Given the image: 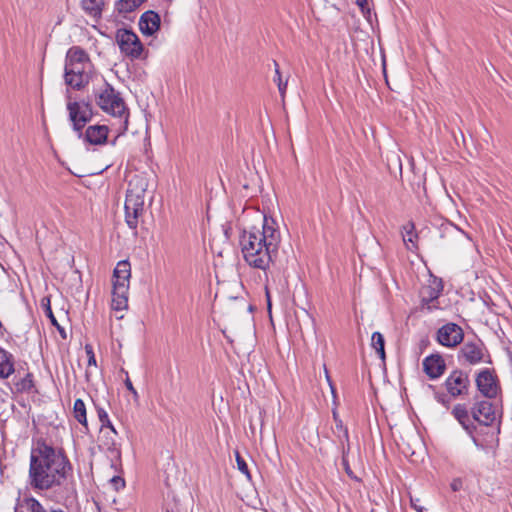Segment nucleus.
Listing matches in <instances>:
<instances>
[{"label": "nucleus", "instance_id": "1", "mask_svg": "<svg viewBox=\"0 0 512 512\" xmlns=\"http://www.w3.org/2000/svg\"><path fill=\"white\" fill-rule=\"evenodd\" d=\"M71 471L64 451L38 440L31 449L29 484L34 490H50L63 485Z\"/></svg>", "mask_w": 512, "mask_h": 512}, {"label": "nucleus", "instance_id": "2", "mask_svg": "<svg viewBox=\"0 0 512 512\" xmlns=\"http://www.w3.org/2000/svg\"><path fill=\"white\" fill-rule=\"evenodd\" d=\"M281 236L272 218H263L262 229L244 230L240 246L245 261L255 268L265 270L277 253Z\"/></svg>", "mask_w": 512, "mask_h": 512}, {"label": "nucleus", "instance_id": "3", "mask_svg": "<svg viewBox=\"0 0 512 512\" xmlns=\"http://www.w3.org/2000/svg\"><path fill=\"white\" fill-rule=\"evenodd\" d=\"M147 188L148 179L143 174H134L128 182L124 204L125 222L127 226L134 231H136L140 218L144 214Z\"/></svg>", "mask_w": 512, "mask_h": 512}, {"label": "nucleus", "instance_id": "4", "mask_svg": "<svg viewBox=\"0 0 512 512\" xmlns=\"http://www.w3.org/2000/svg\"><path fill=\"white\" fill-rule=\"evenodd\" d=\"M91 61L89 55L79 46L68 49L65 58V83L74 88L81 89L89 83Z\"/></svg>", "mask_w": 512, "mask_h": 512}, {"label": "nucleus", "instance_id": "5", "mask_svg": "<svg viewBox=\"0 0 512 512\" xmlns=\"http://www.w3.org/2000/svg\"><path fill=\"white\" fill-rule=\"evenodd\" d=\"M98 107L105 113L119 118L121 124L119 132L123 133L128 128V109L120 94L108 83L99 89L95 95Z\"/></svg>", "mask_w": 512, "mask_h": 512}, {"label": "nucleus", "instance_id": "6", "mask_svg": "<svg viewBox=\"0 0 512 512\" xmlns=\"http://www.w3.org/2000/svg\"><path fill=\"white\" fill-rule=\"evenodd\" d=\"M116 42L120 51L131 59L140 58L143 45L139 37L131 30L119 29L116 32Z\"/></svg>", "mask_w": 512, "mask_h": 512}, {"label": "nucleus", "instance_id": "7", "mask_svg": "<svg viewBox=\"0 0 512 512\" xmlns=\"http://www.w3.org/2000/svg\"><path fill=\"white\" fill-rule=\"evenodd\" d=\"M488 357L487 350L480 340L465 342L458 353L459 362L469 365L489 362L486 359Z\"/></svg>", "mask_w": 512, "mask_h": 512}, {"label": "nucleus", "instance_id": "8", "mask_svg": "<svg viewBox=\"0 0 512 512\" xmlns=\"http://www.w3.org/2000/svg\"><path fill=\"white\" fill-rule=\"evenodd\" d=\"M67 110L74 130L79 132V135L82 136L81 130L92 118L90 105L84 102H69L67 104Z\"/></svg>", "mask_w": 512, "mask_h": 512}, {"label": "nucleus", "instance_id": "9", "mask_svg": "<svg viewBox=\"0 0 512 512\" xmlns=\"http://www.w3.org/2000/svg\"><path fill=\"white\" fill-rule=\"evenodd\" d=\"M444 385L449 395L453 398H457L468 393L470 379L466 372L454 370L446 378Z\"/></svg>", "mask_w": 512, "mask_h": 512}, {"label": "nucleus", "instance_id": "10", "mask_svg": "<svg viewBox=\"0 0 512 512\" xmlns=\"http://www.w3.org/2000/svg\"><path fill=\"white\" fill-rule=\"evenodd\" d=\"M478 391L486 398L492 399L498 395L499 385L497 377L489 369L481 370L475 379Z\"/></svg>", "mask_w": 512, "mask_h": 512}, {"label": "nucleus", "instance_id": "11", "mask_svg": "<svg viewBox=\"0 0 512 512\" xmlns=\"http://www.w3.org/2000/svg\"><path fill=\"white\" fill-rule=\"evenodd\" d=\"M464 334L460 326L455 323H448L437 332L438 342L446 347H455L463 340Z\"/></svg>", "mask_w": 512, "mask_h": 512}, {"label": "nucleus", "instance_id": "12", "mask_svg": "<svg viewBox=\"0 0 512 512\" xmlns=\"http://www.w3.org/2000/svg\"><path fill=\"white\" fill-rule=\"evenodd\" d=\"M472 416L474 420L486 426L491 425L496 419L495 409L487 400L475 402L472 408Z\"/></svg>", "mask_w": 512, "mask_h": 512}, {"label": "nucleus", "instance_id": "13", "mask_svg": "<svg viewBox=\"0 0 512 512\" xmlns=\"http://www.w3.org/2000/svg\"><path fill=\"white\" fill-rule=\"evenodd\" d=\"M422 365L423 371L432 380L441 377L446 370L445 360L440 354H431L425 357Z\"/></svg>", "mask_w": 512, "mask_h": 512}, {"label": "nucleus", "instance_id": "14", "mask_svg": "<svg viewBox=\"0 0 512 512\" xmlns=\"http://www.w3.org/2000/svg\"><path fill=\"white\" fill-rule=\"evenodd\" d=\"M160 16L149 10L144 12L139 19V29L143 35L152 36L160 28Z\"/></svg>", "mask_w": 512, "mask_h": 512}, {"label": "nucleus", "instance_id": "15", "mask_svg": "<svg viewBox=\"0 0 512 512\" xmlns=\"http://www.w3.org/2000/svg\"><path fill=\"white\" fill-rule=\"evenodd\" d=\"M108 127L106 125L89 126L84 134V141L91 145H103L107 141Z\"/></svg>", "mask_w": 512, "mask_h": 512}, {"label": "nucleus", "instance_id": "16", "mask_svg": "<svg viewBox=\"0 0 512 512\" xmlns=\"http://www.w3.org/2000/svg\"><path fill=\"white\" fill-rule=\"evenodd\" d=\"M131 275V268L128 261H120L117 263L113 277V288H125L129 286V278Z\"/></svg>", "mask_w": 512, "mask_h": 512}, {"label": "nucleus", "instance_id": "17", "mask_svg": "<svg viewBox=\"0 0 512 512\" xmlns=\"http://www.w3.org/2000/svg\"><path fill=\"white\" fill-rule=\"evenodd\" d=\"M111 309L116 313L117 319L124 317L123 312L128 309V293L127 290H112Z\"/></svg>", "mask_w": 512, "mask_h": 512}, {"label": "nucleus", "instance_id": "18", "mask_svg": "<svg viewBox=\"0 0 512 512\" xmlns=\"http://www.w3.org/2000/svg\"><path fill=\"white\" fill-rule=\"evenodd\" d=\"M14 512H46V510L34 497L24 496L17 499Z\"/></svg>", "mask_w": 512, "mask_h": 512}, {"label": "nucleus", "instance_id": "19", "mask_svg": "<svg viewBox=\"0 0 512 512\" xmlns=\"http://www.w3.org/2000/svg\"><path fill=\"white\" fill-rule=\"evenodd\" d=\"M15 372L14 356L0 348V379H7Z\"/></svg>", "mask_w": 512, "mask_h": 512}, {"label": "nucleus", "instance_id": "20", "mask_svg": "<svg viewBox=\"0 0 512 512\" xmlns=\"http://www.w3.org/2000/svg\"><path fill=\"white\" fill-rule=\"evenodd\" d=\"M403 241L408 250L414 251L417 249L418 236L415 233V226L412 222H408L402 228Z\"/></svg>", "mask_w": 512, "mask_h": 512}, {"label": "nucleus", "instance_id": "21", "mask_svg": "<svg viewBox=\"0 0 512 512\" xmlns=\"http://www.w3.org/2000/svg\"><path fill=\"white\" fill-rule=\"evenodd\" d=\"M13 385L16 392H26L33 388V375L26 373L23 377L19 374L13 379Z\"/></svg>", "mask_w": 512, "mask_h": 512}, {"label": "nucleus", "instance_id": "22", "mask_svg": "<svg viewBox=\"0 0 512 512\" xmlns=\"http://www.w3.org/2000/svg\"><path fill=\"white\" fill-rule=\"evenodd\" d=\"M81 6L83 10L90 16L97 17L101 15L104 6L103 0H82Z\"/></svg>", "mask_w": 512, "mask_h": 512}, {"label": "nucleus", "instance_id": "23", "mask_svg": "<svg viewBox=\"0 0 512 512\" xmlns=\"http://www.w3.org/2000/svg\"><path fill=\"white\" fill-rule=\"evenodd\" d=\"M74 418L87 428L86 406L81 399H76L73 406Z\"/></svg>", "mask_w": 512, "mask_h": 512}, {"label": "nucleus", "instance_id": "24", "mask_svg": "<svg viewBox=\"0 0 512 512\" xmlns=\"http://www.w3.org/2000/svg\"><path fill=\"white\" fill-rule=\"evenodd\" d=\"M372 347L381 359H385V341L384 337L380 332H374L371 337Z\"/></svg>", "mask_w": 512, "mask_h": 512}, {"label": "nucleus", "instance_id": "25", "mask_svg": "<svg viewBox=\"0 0 512 512\" xmlns=\"http://www.w3.org/2000/svg\"><path fill=\"white\" fill-rule=\"evenodd\" d=\"M452 414L463 427H465L466 429L468 428L467 423L469 422V413L465 405H455L452 410Z\"/></svg>", "mask_w": 512, "mask_h": 512}, {"label": "nucleus", "instance_id": "26", "mask_svg": "<svg viewBox=\"0 0 512 512\" xmlns=\"http://www.w3.org/2000/svg\"><path fill=\"white\" fill-rule=\"evenodd\" d=\"M145 0H119L116 8L120 13H128L139 7Z\"/></svg>", "mask_w": 512, "mask_h": 512}, {"label": "nucleus", "instance_id": "27", "mask_svg": "<svg viewBox=\"0 0 512 512\" xmlns=\"http://www.w3.org/2000/svg\"><path fill=\"white\" fill-rule=\"evenodd\" d=\"M333 417L335 420V434L337 435L341 443H343L344 441L348 442L349 435L347 428L344 426L343 422L338 418L335 412L333 413Z\"/></svg>", "mask_w": 512, "mask_h": 512}, {"label": "nucleus", "instance_id": "28", "mask_svg": "<svg viewBox=\"0 0 512 512\" xmlns=\"http://www.w3.org/2000/svg\"><path fill=\"white\" fill-rule=\"evenodd\" d=\"M274 67H275L274 82L277 83L279 93L282 96V98H284L286 89H287L288 79L287 78L285 80L282 79V75H281V72L279 69V64L276 61H274Z\"/></svg>", "mask_w": 512, "mask_h": 512}, {"label": "nucleus", "instance_id": "29", "mask_svg": "<svg viewBox=\"0 0 512 512\" xmlns=\"http://www.w3.org/2000/svg\"><path fill=\"white\" fill-rule=\"evenodd\" d=\"M97 414H98L99 421L101 422V426L107 427V428L111 429V431L113 433L117 434L113 424L111 423V421L109 419L107 412L103 408H98Z\"/></svg>", "mask_w": 512, "mask_h": 512}, {"label": "nucleus", "instance_id": "30", "mask_svg": "<svg viewBox=\"0 0 512 512\" xmlns=\"http://www.w3.org/2000/svg\"><path fill=\"white\" fill-rule=\"evenodd\" d=\"M236 462H237V467H238L239 471L242 472L243 474L249 476L248 466H247L245 460L239 455V453L236 454Z\"/></svg>", "mask_w": 512, "mask_h": 512}, {"label": "nucleus", "instance_id": "31", "mask_svg": "<svg viewBox=\"0 0 512 512\" xmlns=\"http://www.w3.org/2000/svg\"><path fill=\"white\" fill-rule=\"evenodd\" d=\"M110 483L116 491H119L120 489L125 487V481L120 476L112 477Z\"/></svg>", "mask_w": 512, "mask_h": 512}, {"label": "nucleus", "instance_id": "32", "mask_svg": "<svg viewBox=\"0 0 512 512\" xmlns=\"http://www.w3.org/2000/svg\"><path fill=\"white\" fill-rule=\"evenodd\" d=\"M356 4L361 9V12L365 17L370 16V9L368 7V0H356Z\"/></svg>", "mask_w": 512, "mask_h": 512}, {"label": "nucleus", "instance_id": "33", "mask_svg": "<svg viewBox=\"0 0 512 512\" xmlns=\"http://www.w3.org/2000/svg\"><path fill=\"white\" fill-rule=\"evenodd\" d=\"M42 306L46 308V312H47L48 316L51 318L52 322L55 323L56 320L53 316V313H52V310L50 307V298L49 297H44L42 299Z\"/></svg>", "mask_w": 512, "mask_h": 512}, {"label": "nucleus", "instance_id": "34", "mask_svg": "<svg viewBox=\"0 0 512 512\" xmlns=\"http://www.w3.org/2000/svg\"><path fill=\"white\" fill-rule=\"evenodd\" d=\"M440 290H433V293H431L430 298L426 300V298H423V302L427 305L428 309H431L435 307V305H432L434 300H436L439 297Z\"/></svg>", "mask_w": 512, "mask_h": 512}, {"label": "nucleus", "instance_id": "35", "mask_svg": "<svg viewBox=\"0 0 512 512\" xmlns=\"http://www.w3.org/2000/svg\"><path fill=\"white\" fill-rule=\"evenodd\" d=\"M85 350L89 356V359H88V364L89 365H96V359H95V356H94V353H93V350H92V347L89 346V345H86L85 346Z\"/></svg>", "mask_w": 512, "mask_h": 512}, {"label": "nucleus", "instance_id": "36", "mask_svg": "<svg viewBox=\"0 0 512 512\" xmlns=\"http://www.w3.org/2000/svg\"><path fill=\"white\" fill-rule=\"evenodd\" d=\"M125 386L133 394L134 398L137 399L138 398V393H137L136 389L134 388V386H133L131 380L129 379V377H127L126 380H125Z\"/></svg>", "mask_w": 512, "mask_h": 512}, {"label": "nucleus", "instance_id": "37", "mask_svg": "<svg viewBox=\"0 0 512 512\" xmlns=\"http://www.w3.org/2000/svg\"><path fill=\"white\" fill-rule=\"evenodd\" d=\"M265 296H266V300H267V310H268L269 316L271 317L272 302H271L270 290H265Z\"/></svg>", "mask_w": 512, "mask_h": 512}, {"label": "nucleus", "instance_id": "38", "mask_svg": "<svg viewBox=\"0 0 512 512\" xmlns=\"http://www.w3.org/2000/svg\"><path fill=\"white\" fill-rule=\"evenodd\" d=\"M462 488V480L461 479H454L451 483V489L453 491H459Z\"/></svg>", "mask_w": 512, "mask_h": 512}, {"label": "nucleus", "instance_id": "39", "mask_svg": "<svg viewBox=\"0 0 512 512\" xmlns=\"http://www.w3.org/2000/svg\"><path fill=\"white\" fill-rule=\"evenodd\" d=\"M412 506L418 511V512H423V508L422 507H418V505H415L413 502H412Z\"/></svg>", "mask_w": 512, "mask_h": 512}, {"label": "nucleus", "instance_id": "40", "mask_svg": "<svg viewBox=\"0 0 512 512\" xmlns=\"http://www.w3.org/2000/svg\"><path fill=\"white\" fill-rule=\"evenodd\" d=\"M285 285L287 287H289V286L293 285V283L289 279H286ZM294 286L297 287V284H294Z\"/></svg>", "mask_w": 512, "mask_h": 512}, {"label": "nucleus", "instance_id": "41", "mask_svg": "<svg viewBox=\"0 0 512 512\" xmlns=\"http://www.w3.org/2000/svg\"><path fill=\"white\" fill-rule=\"evenodd\" d=\"M481 297L484 299V302H486V303L488 302V300H487V299H489V300H490V298H489L486 294H485L484 296H481Z\"/></svg>", "mask_w": 512, "mask_h": 512}, {"label": "nucleus", "instance_id": "42", "mask_svg": "<svg viewBox=\"0 0 512 512\" xmlns=\"http://www.w3.org/2000/svg\"><path fill=\"white\" fill-rule=\"evenodd\" d=\"M346 472L348 473L349 476L352 477V473H351V470L349 469V467L346 468Z\"/></svg>", "mask_w": 512, "mask_h": 512}, {"label": "nucleus", "instance_id": "43", "mask_svg": "<svg viewBox=\"0 0 512 512\" xmlns=\"http://www.w3.org/2000/svg\"><path fill=\"white\" fill-rule=\"evenodd\" d=\"M438 401H441L442 403H444V396H439Z\"/></svg>", "mask_w": 512, "mask_h": 512}, {"label": "nucleus", "instance_id": "44", "mask_svg": "<svg viewBox=\"0 0 512 512\" xmlns=\"http://www.w3.org/2000/svg\"><path fill=\"white\" fill-rule=\"evenodd\" d=\"M473 274L475 275V279L477 280L479 278L478 275L476 274V272H473Z\"/></svg>", "mask_w": 512, "mask_h": 512}, {"label": "nucleus", "instance_id": "45", "mask_svg": "<svg viewBox=\"0 0 512 512\" xmlns=\"http://www.w3.org/2000/svg\"><path fill=\"white\" fill-rule=\"evenodd\" d=\"M371 512H374V510H372Z\"/></svg>", "mask_w": 512, "mask_h": 512}, {"label": "nucleus", "instance_id": "46", "mask_svg": "<svg viewBox=\"0 0 512 512\" xmlns=\"http://www.w3.org/2000/svg\"><path fill=\"white\" fill-rule=\"evenodd\" d=\"M167 512H169V511H167Z\"/></svg>", "mask_w": 512, "mask_h": 512}]
</instances>
